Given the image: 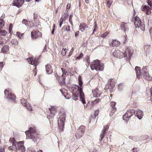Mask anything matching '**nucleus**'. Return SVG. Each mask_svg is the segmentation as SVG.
<instances>
[{
    "instance_id": "nucleus-1",
    "label": "nucleus",
    "mask_w": 152,
    "mask_h": 152,
    "mask_svg": "<svg viewBox=\"0 0 152 152\" xmlns=\"http://www.w3.org/2000/svg\"><path fill=\"white\" fill-rule=\"evenodd\" d=\"M9 141L12 142V145L9 147L10 150L12 151H16L19 152H24L25 151V147L24 146V142L23 141L16 142L14 138H10Z\"/></svg>"
},
{
    "instance_id": "nucleus-2",
    "label": "nucleus",
    "mask_w": 152,
    "mask_h": 152,
    "mask_svg": "<svg viewBox=\"0 0 152 152\" xmlns=\"http://www.w3.org/2000/svg\"><path fill=\"white\" fill-rule=\"evenodd\" d=\"M25 132L27 138L32 139L34 142H37L39 140V134L36 132L35 128L31 127Z\"/></svg>"
},
{
    "instance_id": "nucleus-3",
    "label": "nucleus",
    "mask_w": 152,
    "mask_h": 152,
    "mask_svg": "<svg viewBox=\"0 0 152 152\" xmlns=\"http://www.w3.org/2000/svg\"><path fill=\"white\" fill-rule=\"evenodd\" d=\"M90 67L92 70H95L96 71H102L104 69V66L99 60H96L91 62Z\"/></svg>"
},
{
    "instance_id": "nucleus-4",
    "label": "nucleus",
    "mask_w": 152,
    "mask_h": 152,
    "mask_svg": "<svg viewBox=\"0 0 152 152\" xmlns=\"http://www.w3.org/2000/svg\"><path fill=\"white\" fill-rule=\"evenodd\" d=\"M134 23L136 28H140V29L143 31H145V25L141 22L140 19L137 16L135 17L134 18Z\"/></svg>"
},
{
    "instance_id": "nucleus-5",
    "label": "nucleus",
    "mask_w": 152,
    "mask_h": 152,
    "mask_svg": "<svg viewBox=\"0 0 152 152\" xmlns=\"http://www.w3.org/2000/svg\"><path fill=\"white\" fill-rule=\"evenodd\" d=\"M85 128V126L83 125H81L79 127L75 134L76 137L77 139H80L83 135L84 133Z\"/></svg>"
},
{
    "instance_id": "nucleus-6",
    "label": "nucleus",
    "mask_w": 152,
    "mask_h": 152,
    "mask_svg": "<svg viewBox=\"0 0 152 152\" xmlns=\"http://www.w3.org/2000/svg\"><path fill=\"white\" fill-rule=\"evenodd\" d=\"M135 111L134 110H130L127 111L123 116V119L124 121H128L134 114Z\"/></svg>"
},
{
    "instance_id": "nucleus-7",
    "label": "nucleus",
    "mask_w": 152,
    "mask_h": 152,
    "mask_svg": "<svg viewBox=\"0 0 152 152\" xmlns=\"http://www.w3.org/2000/svg\"><path fill=\"white\" fill-rule=\"evenodd\" d=\"M123 53L124 55V57H127L128 58L130 59L132 55L133 51L130 47H126Z\"/></svg>"
},
{
    "instance_id": "nucleus-8",
    "label": "nucleus",
    "mask_w": 152,
    "mask_h": 152,
    "mask_svg": "<svg viewBox=\"0 0 152 152\" xmlns=\"http://www.w3.org/2000/svg\"><path fill=\"white\" fill-rule=\"evenodd\" d=\"M78 84L79 86H77L78 88V92H79V95H84V94L83 91V86L82 85L83 84V81H82L81 77L80 76H79L78 77Z\"/></svg>"
},
{
    "instance_id": "nucleus-9",
    "label": "nucleus",
    "mask_w": 152,
    "mask_h": 152,
    "mask_svg": "<svg viewBox=\"0 0 152 152\" xmlns=\"http://www.w3.org/2000/svg\"><path fill=\"white\" fill-rule=\"evenodd\" d=\"M115 82L113 79H109L107 84L106 85V88H107L110 90V92H112L113 88L115 86Z\"/></svg>"
},
{
    "instance_id": "nucleus-10",
    "label": "nucleus",
    "mask_w": 152,
    "mask_h": 152,
    "mask_svg": "<svg viewBox=\"0 0 152 152\" xmlns=\"http://www.w3.org/2000/svg\"><path fill=\"white\" fill-rule=\"evenodd\" d=\"M27 60L29 64L37 66L38 64V59L36 58L31 57L27 58Z\"/></svg>"
},
{
    "instance_id": "nucleus-11",
    "label": "nucleus",
    "mask_w": 152,
    "mask_h": 152,
    "mask_svg": "<svg viewBox=\"0 0 152 152\" xmlns=\"http://www.w3.org/2000/svg\"><path fill=\"white\" fill-rule=\"evenodd\" d=\"M65 120V116L60 117L58 119V127L60 129H62L64 125V121Z\"/></svg>"
},
{
    "instance_id": "nucleus-12",
    "label": "nucleus",
    "mask_w": 152,
    "mask_h": 152,
    "mask_svg": "<svg viewBox=\"0 0 152 152\" xmlns=\"http://www.w3.org/2000/svg\"><path fill=\"white\" fill-rule=\"evenodd\" d=\"M42 36L41 33L37 29L34 30L31 32V37L34 39H37L38 37H41Z\"/></svg>"
},
{
    "instance_id": "nucleus-13",
    "label": "nucleus",
    "mask_w": 152,
    "mask_h": 152,
    "mask_svg": "<svg viewBox=\"0 0 152 152\" xmlns=\"http://www.w3.org/2000/svg\"><path fill=\"white\" fill-rule=\"evenodd\" d=\"M113 56L118 58H122L124 57L123 52L119 50H115L113 53Z\"/></svg>"
},
{
    "instance_id": "nucleus-14",
    "label": "nucleus",
    "mask_w": 152,
    "mask_h": 152,
    "mask_svg": "<svg viewBox=\"0 0 152 152\" xmlns=\"http://www.w3.org/2000/svg\"><path fill=\"white\" fill-rule=\"evenodd\" d=\"M24 3V0H14L12 4L18 7H21Z\"/></svg>"
},
{
    "instance_id": "nucleus-15",
    "label": "nucleus",
    "mask_w": 152,
    "mask_h": 152,
    "mask_svg": "<svg viewBox=\"0 0 152 152\" xmlns=\"http://www.w3.org/2000/svg\"><path fill=\"white\" fill-rule=\"evenodd\" d=\"M109 45L111 47H114L117 46H118L120 44V42L116 39H113L110 40L109 41Z\"/></svg>"
},
{
    "instance_id": "nucleus-16",
    "label": "nucleus",
    "mask_w": 152,
    "mask_h": 152,
    "mask_svg": "<svg viewBox=\"0 0 152 152\" xmlns=\"http://www.w3.org/2000/svg\"><path fill=\"white\" fill-rule=\"evenodd\" d=\"M88 28V26L86 23L83 22L81 23L79 26V29L82 32H84Z\"/></svg>"
},
{
    "instance_id": "nucleus-17",
    "label": "nucleus",
    "mask_w": 152,
    "mask_h": 152,
    "mask_svg": "<svg viewBox=\"0 0 152 152\" xmlns=\"http://www.w3.org/2000/svg\"><path fill=\"white\" fill-rule=\"evenodd\" d=\"M141 10L145 12L146 14L148 15H150L151 13V11L148 5L142 6L141 8Z\"/></svg>"
},
{
    "instance_id": "nucleus-18",
    "label": "nucleus",
    "mask_w": 152,
    "mask_h": 152,
    "mask_svg": "<svg viewBox=\"0 0 152 152\" xmlns=\"http://www.w3.org/2000/svg\"><path fill=\"white\" fill-rule=\"evenodd\" d=\"M135 69L136 71L137 78L138 79L140 78L141 77L142 75L140 68L138 66H136L135 67Z\"/></svg>"
},
{
    "instance_id": "nucleus-19",
    "label": "nucleus",
    "mask_w": 152,
    "mask_h": 152,
    "mask_svg": "<svg viewBox=\"0 0 152 152\" xmlns=\"http://www.w3.org/2000/svg\"><path fill=\"white\" fill-rule=\"evenodd\" d=\"M80 97V101L82 102L83 104L86 103V101L84 99V96H72V98L74 100H76L77 99L78 96Z\"/></svg>"
},
{
    "instance_id": "nucleus-20",
    "label": "nucleus",
    "mask_w": 152,
    "mask_h": 152,
    "mask_svg": "<svg viewBox=\"0 0 152 152\" xmlns=\"http://www.w3.org/2000/svg\"><path fill=\"white\" fill-rule=\"evenodd\" d=\"M134 114L136 115L139 119H141L143 116V112L141 110H138L137 111L135 112Z\"/></svg>"
},
{
    "instance_id": "nucleus-21",
    "label": "nucleus",
    "mask_w": 152,
    "mask_h": 152,
    "mask_svg": "<svg viewBox=\"0 0 152 152\" xmlns=\"http://www.w3.org/2000/svg\"><path fill=\"white\" fill-rule=\"evenodd\" d=\"M65 80V77L61 76L60 77L58 81L59 85L61 86L65 85L66 84Z\"/></svg>"
},
{
    "instance_id": "nucleus-22",
    "label": "nucleus",
    "mask_w": 152,
    "mask_h": 152,
    "mask_svg": "<svg viewBox=\"0 0 152 152\" xmlns=\"http://www.w3.org/2000/svg\"><path fill=\"white\" fill-rule=\"evenodd\" d=\"M120 27L121 29L123 30L124 31L128 29V23L124 22L121 23Z\"/></svg>"
},
{
    "instance_id": "nucleus-23",
    "label": "nucleus",
    "mask_w": 152,
    "mask_h": 152,
    "mask_svg": "<svg viewBox=\"0 0 152 152\" xmlns=\"http://www.w3.org/2000/svg\"><path fill=\"white\" fill-rule=\"evenodd\" d=\"M115 102H112L110 103V105L112 107V108L111 109V112L112 114V115H113V114L115 112L116 110V108L115 107Z\"/></svg>"
},
{
    "instance_id": "nucleus-24",
    "label": "nucleus",
    "mask_w": 152,
    "mask_h": 152,
    "mask_svg": "<svg viewBox=\"0 0 152 152\" xmlns=\"http://www.w3.org/2000/svg\"><path fill=\"white\" fill-rule=\"evenodd\" d=\"M9 47L8 45H5L3 47L1 52L4 54H7L9 51Z\"/></svg>"
},
{
    "instance_id": "nucleus-25",
    "label": "nucleus",
    "mask_w": 152,
    "mask_h": 152,
    "mask_svg": "<svg viewBox=\"0 0 152 152\" xmlns=\"http://www.w3.org/2000/svg\"><path fill=\"white\" fill-rule=\"evenodd\" d=\"M46 71L48 74H50L53 72V70L51 65L49 64H48L45 66Z\"/></svg>"
},
{
    "instance_id": "nucleus-26",
    "label": "nucleus",
    "mask_w": 152,
    "mask_h": 152,
    "mask_svg": "<svg viewBox=\"0 0 152 152\" xmlns=\"http://www.w3.org/2000/svg\"><path fill=\"white\" fill-rule=\"evenodd\" d=\"M102 93L101 91L97 88L93 89L92 91L93 95H101Z\"/></svg>"
},
{
    "instance_id": "nucleus-27",
    "label": "nucleus",
    "mask_w": 152,
    "mask_h": 152,
    "mask_svg": "<svg viewBox=\"0 0 152 152\" xmlns=\"http://www.w3.org/2000/svg\"><path fill=\"white\" fill-rule=\"evenodd\" d=\"M146 73L144 75V74L142 75L143 77L147 80L151 81L152 80V76L149 75L148 72Z\"/></svg>"
},
{
    "instance_id": "nucleus-28",
    "label": "nucleus",
    "mask_w": 152,
    "mask_h": 152,
    "mask_svg": "<svg viewBox=\"0 0 152 152\" xmlns=\"http://www.w3.org/2000/svg\"><path fill=\"white\" fill-rule=\"evenodd\" d=\"M50 113V116L51 117L53 118L55 115L56 110L54 107H51V108H49Z\"/></svg>"
},
{
    "instance_id": "nucleus-29",
    "label": "nucleus",
    "mask_w": 152,
    "mask_h": 152,
    "mask_svg": "<svg viewBox=\"0 0 152 152\" xmlns=\"http://www.w3.org/2000/svg\"><path fill=\"white\" fill-rule=\"evenodd\" d=\"M7 98V100L9 101H12L16 99L15 96H6V97L5 98Z\"/></svg>"
},
{
    "instance_id": "nucleus-30",
    "label": "nucleus",
    "mask_w": 152,
    "mask_h": 152,
    "mask_svg": "<svg viewBox=\"0 0 152 152\" xmlns=\"http://www.w3.org/2000/svg\"><path fill=\"white\" fill-rule=\"evenodd\" d=\"M4 93L5 95H12L11 90L9 88L6 89Z\"/></svg>"
},
{
    "instance_id": "nucleus-31",
    "label": "nucleus",
    "mask_w": 152,
    "mask_h": 152,
    "mask_svg": "<svg viewBox=\"0 0 152 152\" xmlns=\"http://www.w3.org/2000/svg\"><path fill=\"white\" fill-rule=\"evenodd\" d=\"M148 66H146L143 67L142 70V75L143 74L144 75L145 74H146V73L148 72Z\"/></svg>"
},
{
    "instance_id": "nucleus-32",
    "label": "nucleus",
    "mask_w": 152,
    "mask_h": 152,
    "mask_svg": "<svg viewBox=\"0 0 152 152\" xmlns=\"http://www.w3.org/2000/svg\"><path fill=\"white\" fill-rule=\"evenodd\" d=\"M68 50V49L66 48H63L61 50V54L62 55L64 56H65L66 54V53Z\"/></svg>"
},
{
    "instance_id": "nucleus-33",
    "label": "nucleus",
    "mask_w": 152,
    "mask_h": 152,
    "mask_svg": "<svg viewBox=\"0 0 152 152\" xmlns=\"http://www.w3.org/2000/svg\"><path fill=\"white\" fill-rule=\"evenodd\" d=\"M11 43L12 45H17L18 44V42L16 39H13L11 41Z\"/></svg>"
},
{
    "instance_id": "nucleus-34",
    "label": "nucleus",
    "mask_w": 152,
    "mask_h": 152,
    "mask_svg": "<svg viewBox=\"0 0 152 152\" xmlns=\"http://www.w3.org/2000/svg\"><path fill=\"white\" fill-rule=\"evenodd\" d=\"M106 4L107 7H110V6H111L112 2L113 1L112 0H106Z\"/></svg>"
},
{
    "instance_id": "nucleus-35",
    "label": "nucleus",
    "mask_w": 152,
    "mask_h": 152,
    "mask_svg": "<svg viewBox=\"0 0 152 152\" xmlns=\"http://www.w3.org/2000/svg\"><path fill=\"white\" fill-rule=\"evenodd\" d=\"M7 32L6 31L4 30H0V36H6L7 34Z\"/></svg>"
},
{
    "instance_id": "nucleus-36",
    "label": "nucleus",
    "mask_w": 152,
    "mask_h": 152,
    "mask_svg": "<svg viewBox=\"0 0 152 152\" xmlns=\"http://www.w3.org/2000/svg\"><path fill=\"white\" fill-rule=\"evenodd\" d=\"M4 21L3 20L0 19V29H2L4 26Z\"/></svg>"
},
{
    "instance_id": "nucleus-37",
    "label": "nucleus",
    "mask_w": 152,
    "mask_h": 152,
    "mask_svg": "<svg viewBox=\"0 0 152 152\" xmlns=\"http://www.w3.org/2000/svg\"><path fill=\"white\" fill-rule=\"evenodd\" d=\"M106 133V132L102 130V133L100 134L101 141L102 139L104 137L105 134Z\"/></svg>"
},
{
    "instance_id": "nucleus-38",
    "label": "nucleus",
    "mask_w": 152,
    "mask_h": 152,
    "mask_svg": "<svg viewBox=\"0 0 152 152\" xmlns=\"http://www.w3.org/2000/svg\"><path fill=\"white\" fill-rule=\"evenodd\" d=\"M94 28L93 30L92 34H94V32L96 31L97 30V29H98V28L97 26L96 22V21L94 22Z\"/></svg>"
},
{
    "instance_id": "nucleus-39",
    "label": "nucleus",
    "mask_w": 152,
    "mask_h": 152,
    "mask_svg": "<svg viewBox=\"0 0 152 152\" xmlns=\"http://www.w3.org/2000/svg\"><path fill=\"white\" fill-rule=\"evenodd\" d=\"M21 102L22 105L25 106L28 103L27 101L24 99H22L21 100Z\"/></svg>"
},
{
    "instance_id": "nucleus-40",
    "label": "nucleus",
    "mask_w": 152,
    "mask_h": 152,
    "mask_svg": "<svg viewBox=\"0 0 152 152\" xmlns=\"http://www.w3.org/2000/svg\"><path fill=\"white\" fill-rule=\"evenodd\" d=\"M26 107L28 110L30 111L32 110V108L29 103H28L27 104L26 106Z\"/></svg>"
},
{
    "instance_id": "nucleus-41",
    "label": "nucleus",
    "mask_w": 152,
    "mask_h": 152,
    "mask_svg": "<svg viewBox=\"0 0 152 152\" xmlns=\"http://www.w3.org/2000/svg\"><path fill=\"white\" fill-rule=\"evenodd\" d=\"M109 34V32H106L104 33L101 34L100 36L101 37L103 38H104L106 37L107 35Z\"/></svg>"
},
{
    "instance_id": "nucleus-42",
    "label": "nucleus",
    "mask_w": 152,
    "mask_h": 152,
    "mask_svg": "<svg viewBox=\"0 0 152 152\" xmlns=\"http://www.w3.org/2000/svg\"><path fill=\"white\" fill-rule=\"evenodd\" d=\"M72 14L70 15L69 16V23L72 25V26H73V25L72 20Z\"/></svg>"
},
{
    "instance_id": "nucleus-43",
    "label": "nucleus",
    "mask_w": 152,
    "mask_h": 152,
    "mask_svg": "<svg viewBox=\"0 0 152 152\" xmlns=\"http://www.w3.org/2000/svg\"><path fill=\"white\" fill-rule=\"evenodd\" d=\"M64 18L61 17L60 19V22L59 23V26L60 27H61L62 24H63L64 21Z\"/></svg>"
},
{
    "instance_id": "nucleus-44",
    "label": "nucleus",
    "mask_w": 152,
    "mask_h": 152,
    "mask_svg": "<svg viewBox=\"0 0 152 152\" xmlns=\"http://www.w3.org/2000/svg\"><path fill=\"white\" fill-rule=\"evenodd\" d=\"M13 27V25L12 24H10L9 26V32L10 33H11L12 31V28Z\"/></svg>"
},
{
    "instance_id": "nucleus-45",
    "label": "nucleus",
    "mask_w": 152,
    "mask_h": 152,
    "mask_svg": "<svg viewBox=\"0 0 152 152\" xmlns=\"http://www.w3.org/2000/svg\"><path fill=\"white\" fill-rule=\"evenodd\" d=\"M109 125H105L103 129L102 130L104 131L105 132H107L108 131V129L109 128Z\"/></svg>"
},
{
    "instance_id": "nucleus-46",
    "label": "nucleus",
    "mask_w": 152,
    "mask_h": 152,
    "mask_svg": "<svg viewBox=\"0 0 152 152\" xmlns=\"http://www.w3.org/2000/svg\"><path fill=\"white\" fill-rule=\"evenodd\" d=\"M61 70L63 74L62 76L64 77V75H66V74L67 73L65 69L63 68H61Z\"/></svg>"
},
{
    "instance_id": "nucleus-47",
    "label": "nucleus",
    "mask_w": 152,
    "mask_h": 152,
    "mask_svg": "<svg viewBox=\"0 0 152 152\" xmlns=\"http://www.w3.org/2000/svg\"><path fill=\"white\" fill-rule=\"evenodd\" d=\"M83 54L82 53H80V55H79V56H78V57H77L76 58V60H80V59L82 58L83 56Z\"/></svg>"
},
{
    "instance_id": "nucleus-48",
    "label": "nucleus",
    "mask_w": 152,
    "mask_h": 152,
    "mask_svg": "<svg viewBox=\"0 0 152 152\" xmlns=\"http://www.w3.org/2000/svg\"><path fill=\"white\" fill-rule=\"evenodd\" d=\"M4 38L0 36V45H3L4 44Z\"/></svg>"
},
{
    "instance_id": "nucleus-49",
    "label": "nucleus",
    "mask_w": 152,
    "mask_h": 152,
    "mask_svg": "<svg viewBox=\"0 0 152 152\" xmlns=\"http://www.w3.org/2000/svg\"><path fill=\"white\" fill-rule=\"evenodd\" d=\"M23 34H21L20 32H16V36L20 38L23 35Z\"/></svg>"
},
{
    "instance_id": "nucleus-50",
    "label": "nucleus",
    "mask_w": 152,
    "mask_h": 152,
    "mask_svg": "<svg viewBox=\"0 0 152 152\" xmlns=\"http://www.w3.org/2000/svg\"><path fill=\"white\" fill-rule=\"evenodd\" d=\"M60 91L61 92L62 94H63V95H65V93H66V92H67L66 90L64 89H60Z\"/></svg>"
},
{
    "instance_id": "nucleus-51",
    "label": "nucleus",
    "mask_w": 152,
    "mask_h": 152,
    "mask_svg": "<svg viewBox=\"0 0 152 152\" xmlns=\"http://www.w3.org/2000/svg\"><path fill=\"white\" fill-rule=\"evenodd\" d=\"M74 49L73 47L72 48L71 50L70 51L69 54L68 55V57H70L72 55V53L74 50Z\"/></svg>"
},
{
    "instance_id": "nucleus-52",
    "label": "nucleus",
    "mask_w": 152,
    "mask_h": 152,
    "mask_svg": "<svg viewBox=\"0 0 152 152\" xmlns=\"http://www.w3.org/2000/svg\"><path fill=\"white\" fill-rule=\"evenodd\" d=\"M35 67L34 69V70L33 71V73L34 74V76H35L36 75H37V66H35Z\"/></svg>"
},
{
    "instance_id": "nucleus-53",
    "label": "nucleus",
    "mask_w": 152,
    "mask_h": 152,
    "mask_svg": "<svg viewBox=\"0 0 152 152\" xmlns=\"http://www.w3.org/2000/svg\"><path fill=\"white\" fill-rule=\"evenodd\" d=\"M149 34L151 37V41H152V27L149 30Z\"/></svg>"
},
{
    "instance_id": "nucleus-54",
    "label": "nucleus",
    "mask_w": 152,
    "mask_h": 152,
    "mask_svg": "<svg viewBox=\"0 0 152 152\" xmlns=\"http://www.w3.org/2000/svg\"><path fill=\"white\" fill-rule=\"evenodd\" d=\"M67 12L66 13H64L63 15V16H64V19H66L67 18V17L69 15L68 13H67Z\"/></svg>"
},
{
    "instance_id": "nucleus-55",
    "label": "nucleus",
    "mask_w": 152,
    "mask_h": 152,
    "mask_svg": "<svg viewBox=\"0 0 152 152\" xmlns=\"http://www.w3.org/2000/svg\"><path fill=\"white\" fill-rule=\"evenodd\" d=\"M38 15V14L37 12H35L34 13V20L37 18Z\"/></svg>"
},
{
    "instance_id": "nucleus-56",
    "label": "nucleus",
    "mask_w": 152,
    "mask_h": 152,
    "mask_svg": "<svg viewBox=\"0 0 152 152\" xmlns=\"http://www.w3.org/2000/svg\"><path fill=\"white\" fill-rule=\"evenodd\" d=\"M99 112V110H97L95 111L94 116H95V117L98 116V115Z\"/></svg>"
},
{
    "instance_id": "nucleus-57",
    "label": "nucleus",
    "mask_w": 152,
    "mask_h": 152,
    "mask_svg": "<svg viewBox=\"0 0 152 152\" xmlns=\"http://www.w3.org/2000/svg\"><path fill=\"white\" fill-rule=\"evenodd\" d=\"M71 5L70 4H68L66 6V9H67V12H68V10L70 9Z\"/></svg>"
},
{
    "instance_id": "nucleus-58",
    "label": "nucleus",
    "mask_w": 152,
    "mask_h": 152,
    "mask_svg": "<svg viewBox=\"0 0 152 152\" xmlns=\"http://www.w3.org/2000/svg\"><path fill=\"white\" fill-rule=\"evenodd\" d=\"M85 60H86V61L88 63H90L89 58L88 56H86L85 58Z\"/></svg>"
},
{
    "instance_id": "nucleus-59",
    "label": "nucleus",
    "mask_w": 152,
    "mask_h": 152,
    "mask_svg": "<svg viewBox=\"0 0 152 152\" xmlns=\"http://www.w3.org/2000/svg\"><path fill=\"white\" fill-rule=\"evenodd\" d=\"M5 148L4 147H2L0 146V152H4Z\"/></svg>"
},
{
    "instance_id": "nucleus-60",
    "label": "nucleus",
    "mask_w": 152,
    "mask_h": 152,
    "mask_svg": "<svg viewBox=\"0 0 152 152\" xmlns=\"http://www.w3.org/2000/svg\"><path fill=\"white\" fill-rule=\"evenodd\" d=\"M148 4L150 6H151L152 5V1L150 0H148Z\"/></svg>"
},
{
    "instance_id": "nucleus-61",
    "label": "nucleus",
    "mask_w": 152,
    "mask_h": 152,
    "mask_svg": "<svg viewBox=\"0 0 152 152\" xmlns=\"http://www.w3.org/2000/svg\"><path fill=\"white\" fill-rule=\"evenodd\" d=\"M79 31H76L75 33V37H77L79 34Z\"/></svg>"
},
{
    "instance_id": "nucleus-62",
    "label": "nucleus",
    "mask_w": 152,
    "mask_h": 152,
    "mask_svg": "<svg viewBox=\"0 0 152 152\" xmlns=\"http://www.w3.org/2000/svg\"><path fill=\"white\" fill-rule=\"evenodd\" d=\"M64 96L66 99H69L71 98L70 96Z\"/></svg>"
},
{
    "instance_id": "nucleus-63",
    "label": "nucleus",
    "mask_w": 152,
    "mask_h": 152,
    "mask_svg": "<svg viewBox=\"0 0 152 152\" xmlns=\"http://www.w3.org/2000/svg\"><path fill=\"white\" fill-rule=\"evenodd\" d=\"M4 65V64H3V62H0V68L1 69Z\"/></svg>"
},
{
    "instance_id": "nucleus-64",
    "label": "nucleus",
    "mask_w": 152,
    "mask_h": 152,
    "mask_svg": "<svg viewBox=\"0 0 152 152\" xmlns=\"http://www.w3.org/2000/svg\"><path fill=\"white\" fill-rule=\"evenodd\" d=\"M29 152H36V151L33 149H29L28 150Z\"/></svg>"
}]
</instances>
